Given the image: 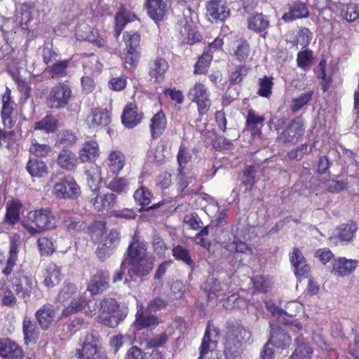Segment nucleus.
<instances>
[{
    "instance_id": "1",
    "label": "nucleus",
    "mask_w": 359,
    "mask_h": 359,
    "mask_svg": "<svg viewBox=\"0 0 359 359\" xmlns=\"http://www.w3.org/2000/svg\"><path fill=\"white\" fill-rule=\"evenodd\" d=\"M127 268L128 273L133 276H147L153 268V259L147 252L144 243L134 240L128 248L127 256L122 262L121 271H116L113 282L117 283L123 278V270Z\"/></svg>"
},
{
    "instance_id": "2",
    "label": "nucleus",
    "mask_w": 359,
    "mask_h": 359,
    "mask_svg": "<svg viewBox=\"0 0 359 359\" xmlns=\"http://www.w3.org/2000/svg\"><path fill=\"white\" fill-rule=\"evenodd\" d=\"M91 241L97 245L96 255L102 260L109 256L119 243V233L111 230L106 233V224L98 221L93 223L88 228Z\"/></svg>"
},
{
    "instance_id": "3",
    "label": "nucleus",
    "mask_w": 359,
    "mask_h": 359,
    "mask_svg": "<svg viewBox=\"0 0 359 359\" xmlns=\"http://www.w3.org/2000/svg\"><path fill=\"white\" fill-rule=\"evenodd\" d=\"M86 292H81L72 283L65 285L57 296V302L68 304L63 309L62 316L67 317L81 310L86 302Z\"/></svg>"
},
{
    "instance_id": "4",
    "label": "nucleus",
    "mask_w": 359,
    "mask_h": 359,
    "mask_svg": "<svg viewBox=\"0 0 359 359\" xmlns=\"http://www.w3.org/2000/svg\"><path fill=\"white\" fill-rule=\"evenodd\" d=\"M268 311L276 318L279 323L288 325L292 332H298L302 330V325L297 320H290L288 317H292L303 311L304 306L297 301H291L283 310L276 306L273 303L266 302L265 303Z\"/></svg>"
},
{
    "instance_id": "5",
    "label": "nucleus",
    "mask_w": 359,
    "mask_h": 359,
    "mask_svg": "<svg viewBox=\"0 0 359 359\" xmlns=\"http://www.w3.org/2000/svg\"><path fill=\"white\" fill-rule=\"evenodd\" d=\"M27 220L31 223H24L23 226L31 236L52 229L56 223L55 218L48 210L30 211L27 215Z\"/></svg>"
},
{
    "instance_id": "6",
    "label": "nucleus",
    "mask_w": 359,
    "mask_h": 359,
    "mask_svg": "<svg viewBox=\"0 0 359 359\" xmlns=\"http://www.w3.org/2000/svg\"><path fill=\"white\" fill-rule=\"evenodd\" d=\"M124 318L119 309V304L112 298H105L100 303L97 321L109 327H115Z\"/></svg>"
},
{
    "instance_id": "7",
    "label": "nucleus",
    "mask_w": 359,
    "mask_h": 359,
    "mask_svg": "<svg viewBox=\"0 0 359 359\" xmlns=\"http://www.w3.org/2000/svg\"><path fill=\"white\" fill-rule=\"evenodd\" d=\"M219 339V331L208 325L200 348V355L198 359H218L219 352L217 346Z\"/></svg>"
},
{
    "instance_id": "8",
    "label": "nucleus",
    "mask_w": 359,
    "mask_h": 359,
    "mask_svg": "<svg viewBox=\"0 0 359 359\" xmlns=\"http://www.w3.org/2000/svg\"><path fill=\"white\" fill-rule=\"evenodd\" d=\"M191 15L190 8H187V12L184 13V18L181 21L178 27V39L183 43L194 44L201 39V36L196 30V22L194 21Z\"/></svg>"
},
{
    "instance_id": "9",
    "label": "nucleus",
    "mask_w": 359,
    "mask_h": 359,
    "mask_svg": "<svg viewBox=\"0 0 359 359\" xmlns=\"http://www.w3.org/2000/svg\"><path fill=\"white\" fill-rule=\"evenodd\" d=\"M53 194L59 199H74L80 196L81 189L73 177L67 176L55 184Z\"/></svg>"
},
{
    "instance_id": "10",
    "label": "nucleus",
    "mask_w": 359,
    "mask_h": 359,
    "mask_svg": "<svg viewBox=\"0 0 359 359\" xmlns=\"http://www.w3.org/2000/svg\"><path fill=\"white\" fill-rule=\"evenodd\" d=\"M71 95L70 88L65 83H59L50 89L46 104L51 109L64 108L69 102Z\"/></svg>"
},
{
    "instance_id": "11",
    "label": "nucleus",
    "mask_w": 359,
    "mask_h": 359,
    "mask_svg": "<svg viewBox=\"0 0 359 359\" xmlns=\"http://www.w3.org/2000/svg\"><path fill=\"white\" fill-rule=\"evenodd\" d=\"M97 334L95 332H86L79 340V346L76 349L75 356L78 359H93L98 352L96 344Z\"/></svg>"
},
{
    "instance_id": "12",
    "label": "nucleus",
    "mask_w": 359,
    "mask_h": 359,
    "mask_svg": "<svg viewBox=\"0 0 359 359\" xmlns=\"http://www.w3.org/2000/svg\"><path fill=\"white\" fill-rule=\"evenodd\" d=\"M189 98L197 104L199 114H205L210 105L211 101L207 88L203 83H196L191 87L188 93Z\"/></svg>"
},
{
    "instance_id": "13",
    "label": "nucleus",
    "mask_w": 359,
    "mask_h": 359,
    "mask_svg": "<svg viewBox=\"0 0 359 359\" xmlns=\"http://www.w3.org/2000/svg\"><path fill=\"white\" fill-rule=\"evenodd\" d=\"M16 293L25 299H27L36 289V279L27 272L18 273L13 279Z\"/></svg>"
},
{
    "instance_id": "14",
    "label": "nucleus",
    "mask_w": 359,
    "mask_h": 359,
    "mask_svg": "<svg viewBox=\"0 0 359 359\" xmlns=\"http://www.w3.org/2000/svg\"><path fill=\"white\" fill-rule=\"evenodd\" d=\"M206 10V16L211 22L224 21L230 15V9L225 0H210Z\"/></svg>"
},
{
    "instance_id": "15",
    "label": "nucleus",
    "mask_w": 359,
    "mask_h": 359,
    "mask_svg": "<svg viewBox=\"0 0 359 359\" xmlns=\"http://www.w3.org/2000/svg\"><path fill=\"white\" fill-rule=\"evenodd\" d=\"M111 120V114L107 109H93L88 115L86 122L89 128L98 130L108 126Z\"/></svg>"
},
{
    "instance_id": "16",
    "label": "nucleus",
    "mask_w": 359,
    "mask_h": 359,
    "mask_svg": "<svg viewBox=\"0 0 359 359\" xmlns=\"http://www.w3.org/2000/svg\"><path fill=\"white\" fill-rule=\"evenodd\" d=\"M304 125L303 121L297 117L279 135L278 139L283 142L296 143L304 135Z\"/></svg>"
},
{
    "instance_id": "17",
    "label": "nucleus",
    "mask_w": 359,
    "mask_h": 359,
    "mask_svg": "<svg viewBox=\"0 0 359 359\" xmlns=\"http://www.w3.org/2000/svg\"><path fill=\"white\" fill-rule=\"evenodd\" d=\"M358 264L356 259L338 257L332 261L330 273L334 276L345 277L353 273Z\"/></svg>"
},
{
    "instance_id": "18",
    "label": "nucleus",
    "mask_w": 359,
    "mask_h": 359,
    "mask_svg": "<svg viewBox=\"0 0 359 359\" xmlns=\"http://www.w3.org/2000/svg\"><path fill=\"white\" fill-rule=\"evenodd\" d=\"M93 195L90 197V203L94 210L97 212L108 210L111 208L116 203V196L112 193L102 194L97 191H91Z\"/></svg>"
},
{
    "instance_id": "19",
    "label": "nucleus",
    "mask_w": 359,
    "mask_h": 359,
    "mask_svg": "<svg viewBox=\"0 0 359 359\" xmlns=\"http://www.w3.org/2000/svg\"><path fill=\"white\" fill-rule=\"evenodd\" d=\"M143 118V113L137 110L136 104L130 103L123 111L121 121L127 128H133L137 126Z\"/></svg>"
},
{
    "instance_id": "20",
    "label": "nucleus",
    "mask_w": 359,
    "mask_h": 359,
    "mask_svg": "<svg viewBox=\"0 0 359 359\" xmlns=\"http://www.w3.org/2000/svg\"><path fill=\"white\" fill-rule=\"evenodd\" d=\"M144 8L148 15L156 22L162 20L168 12L165 0H145Z\"/></svg>"
},
{
    "instance_id": "21",
    "label": "nucleus",
    "mask_w": 359,
    "mask_h": 359,
    "mask_svg": "<svg viewBox=\"0 0 359 359\" xmlns=\"http://www.w3.org/2000/svg\"><path fill=\"white\" fill-rule=\"evenodd\" d=\"M126 156L124 154L118 149H111L105 160L106 165L112 174L118 175L126 165Z\"/></svg>"
},
{
    "instance_id": "22",
    "label": "nucleus",
    "mask_w": 359,
    "mask_h": 359,
    "mask_svg": "<svg viewBox=\"0 0 359 359\" xmlns=\"http://www.w3.org/2000/svg\"><path fill=\"white\" fill-rule=\"evenodd\" d=\"M76 36L79 39L88 41L97 47H102L105 44L104 39L97 31L86 24H81L76 29Z\"/></svg>"
},
{
    "instance_id": "23",
    "label": "nucleus",
    "mask_w": 359,
    "mask_h": 359,
    "mask_svg": "<svg viewBox=\"0 0 359 359\" xmlns=\"http://www.w3.org/2000/svg\"><path fill=\"white\" fill-rule=\"evenodd\" d=\"M21 241L20 236L18 234H14L11 237L10 248L8 252V257L6 261V266L3 269L4 274L8 276L11 273L13 267L16 264L18 255L20 249Z\"/></svg>"
},
{
    "instance_id": "24",
    "label": "nucleus",
    "mask_w": 359,
    "mask_h": 359,
    "mask_svg": "<svg viewBox=\"0 0 359 359\" xmlns=\"http://www.w3.org/2000/svg\"><path fill=\"white\" fill-rule=\"evenodd\" d=\"M290 260L294 267L295 275L299 278L306 277L309 272V266L306 262L302 252L297 248H294L290 254Z\"/></svg>"
},
{
    "instance_id": "25",
    "label": "nucleus",
    "mask_w": 359,
    "mask_h": 359,
    "mask_svg": "<svg viewBox=\"0 0 359 359\" xmlns=\"http://www.w3.org/2000/svg\"><path fill=\"white\" fill-rule=\"evenodd\" d=\"M0 356L4 359H20L22 357L21 348L8 339L0 340Z\"/></svg>"
},
{
    "instance_id": "26",
    "label": "nucleus",
    "mask_w": 359,
    "mask_h": 359,
    "mask_svg": "<svg viewBox=\"0 0 359 359\" xmlns=\"http://www.w3.org/2000/svg\"><path fill=\"white\" fill-rule=\"evenodd\" d=\"M108 273L99 271L91 277L88 285V290L91 295L96 294L105 290L108 287Z\"/></svg>"
},
{
    "instance_id": "27",
    "label": "nucleus",
    "mask_w": 359,
    "mask_h": 359,
    "mask_svg": "<svg viewBox=\"0 0 359 359\" xmlns=\"http://www.w3.org/2000/svg\"><path fill=\"white\" fill-rule=\"evenodd\" d=\"M1 118L5 127L11 128L15 124L12 114L15 109V103L11 100L9 92H6L2 97Z\"/></svg>"
},
{
    "instance_id": "28",
    "label": "nucleus",
    "mask_w": 359,
    "mask_h": 359,
    "mask_svg": "<svg viewBox=\"0 0 359 359\" xmlns=\"http://www.w3.org/2000/svg\"><path fill=\"white\" fill-rule=\"evenodd\" d=\"M204 289L207 292L210 299L216 298L222 300L226 296L229 287L226 283L210 279L205 284Z\"/></svg>"
},
{
    "instance_id": "29",
    "label": "nucleus",
    "mask_w": 359,
    "mask_h": 359,
    "mask_svg": "<svg viewBox=\"0 0 359 359\" xmlns=\"http://www.w3.org/2000/svg\"><path fill=\"white\" fill-rule=\"evenodd\" d=\"M100 154V147L95 140L84 142L79 151V158L82 162H86L97 158Z\"/></svg>"
},
{
    "instance_id": "30",
    "label": "nucleus",
    "mask_w": 359,
    "mask_h": 359,
    "mask_svg": "<svg viewBox=\"0 0 359 359\" xmlns=\"http://www.w3.org/2000/svg\"><path fill=\"white\" fill-rule=\"evenodd\" d=\"M86 180L91 191H97L102 178L101 168L95 163H91L86 170Z\"/></svg>"
},
{
    "instance_id": "31",
    "label": "nucleus",
    "mask_w": 359,
    "mask_h": 359,
    "mask_svg": "<svg viewBox=\"0 0 359 359\" xmlns=\"http://www.w3.org/2000/svg\"><path fill=\"white\" fill-rule=\"evenodd\" d=\"M36 316L41 327L47 329L56 318V313L52 305L45 304L37 311Z\"/></svg>"
},
{
    "instance_id": "32",
    "label": "nucleus",
    "mask_w": 359,
    "mask_h": 359,
    "mask_svg": "<svg viewBox=\"0 0 359 359\" xmlns=\"http://www.w3.org/2000/svg\"><path fill=\"white\" fill-rule=\"evenodd\" d=\"M43 284L47 287H53L59 284L61 280V272L60 268L53 263L48 264L44 271Z\"/></svg>"
},
{
    "instance_id": "33",
    "label": "nucleus",
    "mask_w": 359,
    "mask_h": 359,
    "mask_svg": "<svg viewBox=\"0 0 359 359\" xmlns=\"http://www.w3.org/2000/svg\"><path fill=\"white\" fill-rule=\"evenodd\" d=\"M269 342L277 348H286L290 345L291 339L282 329L273 328Z\"/></svg>"
},
{
    "instance_id": "34",
    "label": "nucleus",
    "mask_w": 359,
    "mask_h": 359,
    "mask_svg": "<svg viewBox=\"0 0 359 359\" xmlns=\"http://www.w3.org/2000/svg\"><path fill=\"white\" fill-rule=\"evenodd\" d=\"M158 323L159 321L157 317L153 315H144L142 308L138 309L136 313V320L134 323V325L137 329H153L157 326Z\"/></svg>"
},
{
    "instance_id": "35",
    "label": "nucleus",
    "mask_w": 359,
    "mask_h": 359,
    "mask_svg": "<svg viewBox=\"0 0 359 359\" xmlns=\"http://www.w3.org/2000/svg\"><path fill=\"white\" fill-rule=\"evenodd\" d=\"M78 158L72 151L62 150L57 156V162L59 166L67 170H74L77 165Z\"/></svg>"
},
{
    "instance_id": "36",
    "label": "nucleus",
    "mask_w": 359,
    "mask_h": 359,
    "mask_svg": "<svg viewBox=\"0 0 359 359\" xmlns=\"http://www.w3.org/2000/svg\"><path fill=\"white\" fill-rule=\"evenodd\" d=\"M26 170L32 177H44L48 173L46 164L38 159H29L27 163Z\"/></svg>"
},
{
    "instance_id": "37",
    "label": "nucleus",
    "mask_w": 359,
    "mask_h": 359,
    "mask_svg": "<svg viewBox=\"0 0 359 359\" xmlns=\"http://www.w3.org/2000/svg\"><path fill=\"white\" fill-rule=\"evenodd\" d=\"M241 351V341L236 339L235 334L229 331L225 339L224 350V353L226 358L229 359L236 355H238Z\"/></svg>"
},
{
    "instance_id": "38",
    "label": "nucleus",
    "mask_w": 359,
    "mask_h": 359,
    "mask_svg": "<svg viewBox=\"0 0 359 359\" xmlns=\"http://www.w3.org/2000/svg\"><path fill=\"white\" fill-rule=\"evenodd\" d=\"M136 15L133 13L125 8L120 9V11L117 13V14L115 16L116 36L118 37L120 35L124 26L128 22L134 21L136 19Z\"/></svg>"
},
{
    "instance_id": "39",
    "label": "nucleus",
    "mask_w": 359,
    "mask_h": 359,
    "mask_svg": "<svg viewBox=\"0 0 359 359\" xmlns=\"http://www.w3.org/2000/svg\"><path fill=\"white\" fill-rule=\"evenodd\" d=\"M167 120L163 111L156 113L151 119L149 126L151 135L154 138L160 136L166 128Z\"/></svg>"
},
{
    "instance_id": "40",
    "label": "nucleus",
    "mask_w": 359,
    "mask_h": 359,
    "mask_svg": "<svg viewBox=\"0 0 359 359\" xmlns=\"http://www.w3.org/2000/svg\"><path fill=\"white\" fill-rule=\"evenodd\" d=\"M22 208V203L18 199H12L6 204V222L13 224L16 223L20 218V210Z\"/></svg>"
},
{
    "instance_id": "41",
    "label": "nucleus",
    "mask_w": 359,
    "mask_h": 359,
    "mask_svg": "<svg viewBox=\"0 0 359 359\" xmlns=\"http://www.w3.org/2000/svg\"><path fill=\"white\" fill-rule=\"evenodd\" d=\"M168 69V64L165 60L156 58L150 64L149 75L158 81L159 79H163Z\"/></svg>"
},
{
    "instance_id": "42",
    "label": "nucleus",
    "mask_w": 359,
    "mask_h": 359,
    "mask_svg": "<svg viewBox=\"0 0 359 359\" xmlns=\"http://www.w3.org/2000/svg\"><path fill=\"white\" fill-rule=\"evenodd\" d=\"M297 346L289 359H311L313 349L308 343L302 341L299 339H295Z\"/></svg>"
},
{
    "instance_id": "43",
    "label": "nucleus",
    "mask_w": 359,
    "mask_h": 359,
    "mask_svg": "<svg viewBox=\"0 0 359 359\" xmlns=\"http://www.w3.org/2000/svg\"><path fill=\"white\" fill-rule=\"evenodd\" d=\"M309 15L308 9L304 4L298 3L292 6L289 11L283 15L285 21H290Z\"/></svg>"
},
{
    "instance_id": "44",
    "label": "nucleus",
    "mask_w": 359,
    "mask_h": 359,
    "mask_svg": "<svg viewBox=\"0 0 359 359\" xmlns=\"http://www.w3.org/2000/svg\"><path fill=\"white\" fill-rule=\"evenodd\" d=\"M34 6L31 4L22 3L16 8L15 19L21 25L31 20Z\"/></svg>"
},
{
    "instance_id": "45",
    "label": "nucleus",
    "mask_w": 359,
    "mask_h": 359,
    "mask_svg": "<svg viewBox=\"0 0 359 359\" xmlns=\"http://www.w3.org/2000/svg\"><path fill=\"white\" fill-rule=\"evenodd\" d=\"M268 19L262 14H256L249 17L248 20V28L256 32L264 31L269 27Z\"/></svg>"
},
{
    "instance_id": "46",
    "label": "nucleus",
    "mask_w": 359,
    "mask_h": 359,
    "mask_svg": "<svg viewBox=\"0 0 359 359\" xmlns=\"http://www.w3.org/2000/svg\"><path fill=\"white\" fill-rule=\"evenodd\" d=\"M58 121L51 115H48L35 123L34 129L43 130L47 133H53L58 128Z\"/></svg>"
},
{
    "instance_id": "47",
    "label": "nucleus",
    "mask_w": 359,
    "mask_h": 359,
    "mask_svg": "<svg viewBox=\"0 0 359 359\" xmlns=\"http://www.w3.org/2000/svg\"><path fill=\"white\" fill-rule=\"evenodd\" d=\"M222 245L231 253H243L245 255H252V249L244 242H237L235 238L232 241H223Z\"/></svg>"
},
{
    "instance_id": "48",
    "label": "nucleus",
    "mask_w": 359,
    "mask_h": 359,
    "mask_svg": "<svg viewBox=\"0 0 359 359\" xmlns=\"http://www.w3.org/2000/svg\"><path fill=\"white\" fill-rule=\"evenodd\" d=\"M23 333L26 344L34 343L37 337V328L34 322L25 318L23 321Z\"/></svg>"
},
{
    "instance_id": "49",
    "label": "nucleus",
    "mask_w": 359,
    "mask_h": 359,
    "mask_svg": "<svg viewBox=\"0 0 359 359\" xmlns=\"http://www.w3.org/2000/svg\"><path fill=\"white\" fill-rule=\"evenodd\" d=\"M108 188L117 194L126 193L130 189V182L126 177H116L109 182Z\"/></svg>"
},
{
    "instance_id": "50",
    "label": "nucleus",
    "mask_w": 359,
    "mask_h": 359,
    "mask_svg": "<svg viewBox=\"0 0 359 359\" xmlns=\"http://www.w3.org/2000/svg\"><path fill=\"white\" fill-rule=\"evenodd\" d=\"M135 340L134 334L122 335L118 334L111 337L110 341V346L116 353L123 344L130 345Z\"/></svg>"
},
{
    "instance_id": "51",
    "label": "nucleus",
    "mask_w": 359,
    "mask_h": 359,
    "mask_svg": "<svg viewBox=\"0 0 359 359\" xmlns=\"http://www.w3.org/2000/svg\"><path fill=\"white\" fill-rule=\"evenodd\" d=\"M126 50H138L140 36L136 32H126L123 35Z\"/></svg>"
},
{
    "instance_id": "52",
    "label": "nucleus",
    "mask_w": 359,
    "mask_h": 359,
    "mask_svg": "<svg viewBox=\"0 0 359 359\" xmlns=\"http://www.w3.org/2000/svg\"><path fill=\"white\" fill-rule=\"evenodd\" d=\"M297 62L298 67L302 69H309L313 63V56L311 50L305 49L297 54Z\"/></svg>"
},
{
    "instance_id": "53",
    "label": "nucleus",
    "mask_w": 359,
    "mask_h": 359,
    "mask_svg": "<svg viewBox=\"0 0 359 359\" xmlns=\"http://www.w3.org/2000/svg\"><path fill=\"white\" fill-rule=\"evenodd\" d=\"M358 227L355 222L342 224L339 228V238L344 241H350L353 237Z\"/></svg>"
},
{
    "instance_id": "54",
    "label": "nucleus",
    "mask_w": 359,
    "mask_h": 359,
    "mask_svg": "<svg viewBox=\"0 0 359 359\" xmlns=\"http://www.w3.org/2000/svg\"><path fill=\"white\" fill-rule=\"evenodd\" d=\"M134 198L142 208H147L150 205L151 194L144 187L137 189L134 193Z\"/></svg>"
},
{
    "instance_id": "55",
    "label": "nucleus",
    "mask_w": 359,
    "mask_h": 359,
    "mask_svg": "<svg viewBox=\"0 0 359 359\" xmlns=\"http://www.w3.org/2000/svg\"><path fill=\"white\" fill-rule=\"evenodd\" d=\"M212 59V55L209 51H204L203 54L199 57L195 65L194 74H203L206 72V69Z\"/></svg>"
},
{
    "instance_id": "56",
    "label": "nucleus",
    "mask_w": 359,
    "mask_h": 359,
    "mask_svg": "<svg viewBox=\"0 0 359 359\" xmlns=\"http://www.w3.org/2000/svg\"><path fill=\"white\" fill-rule=\"evenodd\" d=\"M312 97V92L308 91L302 93L298 97L294 98L292 101L291 109L293 111H297L306 104Z\"/></svg>"
},
{
    "instance_id": "57",
    "label": "nucleus",
    "mask_w": 359,
    "mask_h": 359,
    "mask_svg": "<svg viewBox=\"0 0 359 359\" xmlns=\"http://www.w3.org/2000/svg\"><path fill=\"white\" fill-rule=\"evenodd\" d=\"M40 253L42 255H49L54 252L55 248L53 242L46 237L39 238L37 241Z\"/></svg>"
},
{
    "instance_id": "58",
    "label": "nucleus",
    "mask_w": 359,
    "mask_h": 359,
    "mask_svg": "<svg viewBox=\"0 0 359 359\" xmlns=\"http://www.w3.org/2000/svg\"><path fill=\"white\" fill-rule=\"evenodd\" d=\"M29 151L36 156L44 157L50 151V147L45 144H39L32 141L29 147Z\"/></svg>"
},
{
    "instance_id": "59",
    "label": "nucleus",
    "mask_w": 359,
    "mask_h": 359,
    "mask_svg": "<svg viewBox=\"0 0 359 359\" xmlns=\"http://www.w3.org/2000/svg\"><path fill=\"white\" fill-rule=\"evenodd\" d=\"M272 77L264 76L259 79V88L258 94L260 96L268 97L271 93L273 86Z\"/></svg>"
},
{
    "instance_id": "60",
    "label": "nucleus",
    "mask_w": 359,
    "mask_h": 359,
    "mask_svg": "<svg viewBox=\"0 0 359 359\" xmlns=\"http://www.w3.org/2000/svg\"><path fill=\"white\" fill-rule=\"evenodd\" d=\"M139 57V50H126L123 53L126 67L129 69L134 68L138 62Z\"/></svg>"
},
{
    "instance_id": "61",
    "label": "nucleus",
    "mask_w": 359,
    "mask_h": 359,
    "mask_svg": "<svg viewBox=\"0 0 359 359\" xmlns=\"http://www.w3.org/2000/svg\"><path fill=\"white\" fill-rule=\"evenodd\" d=\"M17 302V297L11 290L6 288L2 291L1 294V304L3 306L13 307L16 305Z\"/></svg>"
},
{
    "instance_id": "62",
    "label": "nucleus",
    "mask_w": 359,
    "mask_h": 359,
    "mask_svg": "<svg viewBox=\"0 0 359 359\" xmlns=\"http://www.w3.org/2000/svg\"><path fill=\"white\" fill-rule=\"evenodd\" d=\"M255 288L258 292H266L271 287V280L257 276L253 279Z\"/></svg>"
},
{
    "instance_id": "63",
    "label": "nucleus",
    "mask_w": 359,
    "mask_h": 359,
    "mask_svg": "<svg viewBox=\"0 0 359 359\" xmlns=\"http://www.w3.org/2000/svg\"><path fill=\"white\" fill-rule=\"evenodd\" d=\"M172 255L177 259L182 260L189 266L191 265L192 260L186 248L177 245L172 249Z\"/></svg>"
},
{
    "instance_id": "64",
    "label": "nucleus",
    "mask_w": 359,
    "mask_h": 359,
    "mask_svg": "<svg viewBox=\"0 0 359 359\" xmlns=\"http://www.w3.org/2000/svg\"><path fill=\"white\" fill-rule=\"evenodd\" d=\"M229 332L235 334L236 339L241 341V345L243 342L247 343L250 341L252 337L251 332L243 327H236Z\"/></svg>"
}]
</instances>
